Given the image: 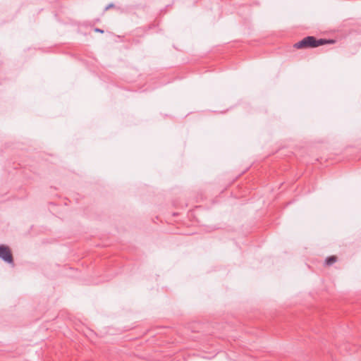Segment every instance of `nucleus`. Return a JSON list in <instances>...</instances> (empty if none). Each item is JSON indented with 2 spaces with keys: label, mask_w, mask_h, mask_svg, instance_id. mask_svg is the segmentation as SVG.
<instances>
[{
  "label": "nucleus",
  "mask_w": 361,
  "mask_h": 361,
  "mask_svg": "<svg viewBox=\"0 0 361 361\" xmlns=\"http://www.w3.org/2000/svg\"><path fill=\"white\" fill-rule=\"evenodd\" d=\"M331 42L323 39H317L314 37L308 36L302 39L301 41L295 43L294 47L297 49H304L308 47H317L327 43Z\"/></svg>",
  "instance_id": "nucleus-1"
},
{
  "label": "nucleus",
  "mask_w": 361,
  "mask_h": 361,
  "mask_svg": "<svg viewBox=\"0 0 361 361\" xmlns=\"http://www.w3.org/2000/svg\"><path fill=\"white\" fill-rule=\"evenodd\" d=\"M0 258L8 264H13V259L10 249L5 245H0Z\"/></svg>",
  "instance_id": "nucleus-2"
},
{
  "label": "nucleus",
  "mask_w": 361,
  "mask_h": 361,
  "mask_svg": "<svg viewBox=\"0 0 361 361\" xmlns=\"http://www.w3.org/2000/svg\"><path fill=\"white\" fill-rule=\"evenodd\" d=\"M336 262V256H331L326 259V264L327 265H332L334 263Z\"/></svg>",
  "instance_id": "nucleus-3"
},
{
  "label": "nucleus",
  "mask_w": 361,
  "mask_h": 361,
  "mask_svg": "<svg viewBox=\"0 0 361 361\" xmlns=\"http://www.w3.org/2000/svg\"><path fill=\"white\" fill-rule=\"evenodd\" d=\"M114 4H109V5H107L105 8V11H107L109 10V8H114Z\"/></svg>",
  "instance_id": "nucleus-4"
},
{
  "label": "nucleus",
  "mask_w": 361,
  "mask_h": 361,
  "mask_svg": "<svg viewBox=\"0 0 361 361\" xmlns=\"http://www.w3.org/2000/svg\"><path fill=\"white\" fill-rule=\"evenodd\" d=\"M95 31L97 32H101V33H102L104 32L102 30H101L99 28H96Z\"/></svg>",
  "instance_id": "nucleus-5"
}]
</instances>
